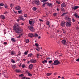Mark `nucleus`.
Returning a JSON list of instances; mask_svg holds the SVG:
<instances>
[{
    "label": "nucleus",
    "instance_id": "f257e3e1",
    "mask_svg": "<svg viewBox=\"0 0 79 79\" xmlns=\"http://www.w3.org/2000/svg\"><path fill=\"white\" fill-rule=\"evenodd\" d=\"M21 25L19 24L16 23L13 26V30L14 31L15 33H21L22 32V30L21 29V27L19 26Z\"/></svg>",
    "mask_w": 79,
    "mask_h": 79
},
{
    "label": "nucleus",
    "instance_id": "f03ea898",
    "mask_svg": "<svg viewBox=\"0 0 79 79\" xmlns=\"http://www.w3.org/2000/svg\"><path fill=\"white\" fill-rule=\"evenodd\" d=\"M35 23V21H34V20L29 21V23L31 25V26H28V27L31 32H34V31H35V29L33 27V26H34V24Z\"/></svg>",
    "mask_w": 79,
    "mask_h": 79
},
{
    "label": "nucleus",
    "instance_id": "7ed1b4c3",
    "mask_svg": "<svg viewBox=\"0 0 79 79\" xmlns=\"http://www.w3.org/2000/svg\"><path fill=\"white\" fill-rule=\"evenodd\" d=\"M60 64V62L58 60H56L54 61V63L52 65L54 64V65H57L58 64Z\"/></svg>",
    "mask_w": 79,
    "mask_h": 79
},
{
    "label": "nucleus",
    "instance_id": "20e7f679",
    "mask_svg": "<svg viewBox=\"0 0 79 79\" xmlns=\"http://www.w3.org/2000/svg\"><path fill=\"white\" fill-rule=\"evenodd\" d=\"M65 18L66 20V21H69V22H71V18L68 16V15H66L65 16Z\"/></svg>",
    "mask_w": 79,
    "mask_h": 79
},
{
    "label": "nucleus",
    "instance_id": "39448f33",
    "mask_svg": "<svg viewBox=\"0 0 79 79\" xmlns=\"http://www.w3.org/2000/svg\"><path fill=\"white\" fill-rule=\"evenodd\" d=\"M71 22H68L66 23V26L67 27H71Z\"/></svg>",
    "mask_w": 79,
    "mask_h": 79
},
{
    "label": "nucleus",
    "instance_id": "423d86ee",
    "mask_svg": "<svg viewBox=\"0 0 79 79\" xmlns=\"http://www.w3.org/2000/svg\"><path fill=\"white\" fill-rule=\"evenodd\" d=\"M15 10H21V7L19 6H16L15 7Z\"/></svg>",
    "mask_w": 79,
    "mask_h": 79
},
{
    "label": "nucleus",
    "instance_id": "0eeeda50",
    "mask_svg": "<svg viewBox=\"0 0 79 79\" xmlns=\"http://www.w3.org/2000/svg\"><path fill=\"white\" fill-rule=\"evenodd\" d=\"M79 8V6H74L72 7V10H77V9H78Z\"/></svg>",
    "mask_w": 79,
    "mask_h": 79
},
{
    "label": "nucleus",
    "instance_id": "6e6552de",
    "mask_svg": "<svg viewBox=\"0 0 79 79\" xmlns=\"http://www.w3.org/2000/svg\"><path fill=\"white\" fill-rule=\"evenodd\" d=\"M35 3L37 5H40V2L39 0H35Z\"/></svg>",
    "mask_w": 79,
    "mask_h": 79
},
{
    "label": "nucleus",
    "instance_id": "1a4fd4ad",
    "mask_svg": "<svg viewBox=\"0 0 79 79\" xmlns=\"http://www.w3.org/2000/svg\"><path fill=\"white\" fill-rule=\"evenodd\" d=\"M66 6V4L64 2H63L62 3L60 6L61 8H63V7H65Z\"/></svg>",
    "mask_w": 79,
    "mask_h": 79
},
{
    "label": "nucleus",
    "instance_id": "9d476101",
    "mask_svg": "<svg viewBox=\"0 0 79 79\" xmlns=\"http://www.w3.org/2000/svg\"><path fill=\"white\" fill-rule=\"evenodd\" d=\"M63 45H66V40H63L61 41Z\"/></svg>",
    "mask_w": 79,
    "mask_h": 79
},
{
    "label": "nucleus",
    "instance_id": "9b49d317",
    "mask_svg": "<svg viewBox=\"0 0 79 79\" xmlns=\"http://www.w3.org/2000/svg\"><path fill=\"white\" fill-rule=\"evenodd\" d=\"M19 18L20 19V20H23V21H24V20H25L23 18V17L22 15L19 16Z\"/></svg>",
    "mask_w": 79,
    "mask_h": 79
},
{
    "label": "nucleus",
    "instance_id": "f8f14e48",
    "mask_svg": "<svg viewBox=\"0 0 79 79\" xmlns=\"http://www.w3.org/2000/svg\"><path fill=\"white\" fill-rule=\"evenodd\" d=\"M28 37H30L32 38L34 37V35L32 33H29L28 34Z\"/></svg>",
    "mask_w": 79,
    "mask_h": 79
},
{
    "label": "nucleus",
    "instance_id": "ddd939ff",
    "mask_svg": "<svg viewBox=\"0 0 79 79\" xmlns=\"http://www.w3.org/2000/svg\"><path fill=\"white\" fill-rule=\"evenodd\" d=\"M34 65L32 64H30L29 65V69H32V68H33Z\"/></svg>",
    "mask_w": 79,
    "mask_h": 79
},
{
    "label": "nucleus",
    "instance_id": "4468645a",
    "mask_svg": "<svg viewBox=\"0 0 79 79\" xmlns=\"http://www.w3.org/2000/svg\"><path fill=\"white\" fill-rule=\"evenodd\" d=\"M65 25V22H64L62 21L61 23V26L63 27Z\"/></svg>",
    "mask_w": 79,
    "mask_h": 79
},
{
    "label": "nucleus",
    "instance_id": "2eb2a0df",
    "mask_svg": "<svg viewBox=\"0 0 79 79\" xmlns=\"http://www.w3.org/2000/svg\"><path fill=\"white\" fill-rule=\"evenodd\" d=\"M47 6H49V7H52V4L51 3H47Z\"/></svg>",
    "mask_w": 79,
    "mask_h": 79
},
{
    "label": "nucleus",
    "instance_id": "dca6fc26",
    "mask_svg": "<svg viewBox=\"0 0 79 79\" xmlns=\"http://www.w3.org/2000/svg\"><path fill=\"white\" fill-rule=\"evenodd\" d=\"M31 63H36L37 62V60L34 59H32L31 60Z\"/></svg>",
    "mask_w": 79,
    "mask_h": 79
},
{
    "label": "nucleus",
    "instance_id": "f3484780",
    "mask_svg": "<svg viewBox=\"0 0 79 79\" xmlns=\"http://www.w3.org/2000/svg\"><path fill=\"white\" fill-rule=\"evenodd\" d=\"M10 54H11V55H15V52L14 51H12L11 52Z\"/></svg>",
    "mask_w": 79,
    "mask_h": 79
},
{
    "label": "nucleus",
    "instance_id": "a211bd4d",
    "mask_svg": "<svg viewBox=\"0 0 79 79\" xmlns=\"http://www.w3.org/2000/svg\"><path fill=\"white\" fill-rule=\"evenodd\" d=\"M74 16H75L76 18H78V14L77 13L74 14L73 15Z\"/></svg>",
    "mask_w": 79,
    "mask_h": 79
},
{
    "label": "nucleus",
    "instance_id": "6ab92c4d",
    "mask_svg": "<svg viewBox=\"0 0 79 79\" xmlns=\"http://www.w3.org/2000/svg\"><path fill=\"white\" fill-rule=\"evenodd\" d=\"M11 41L12 42H16V40L13 38H11Z\"/></svg>",
    "mask_w": 79,
    "mask_h": 79
},
{
    "label": "nucleus",
    "instance_id": "aec40b11",
    "mask_svg": "<svg viewBox=\"0 0 79 79\" xmlns=\"http://www.w3.org/2000/svg\"><path fill=\"white\" fill-rule=\"evenodd\" d=\"M51 74H52V73H48L46 74V76H50V75H51Z\"/></svg>",
    "mask_w": 79,
    "mask_h": 79
},
{
    "label": "nucleus",
    "instance_id": "412c9836",
    "mask_svg": "<svg viewBox=\"0 0 79 79\" xmlns=\"http://www.w3.org/2000/svg\"><path fill=\"white\" fill-rule=\"evenodd\" d=\"M15 71L16 73H21V71L19 69H16Z\"/></svg>",
    "mask_w": 79,
    "mask_h": 79
},
{
    "label": "nucleus",
    "instance_id": "4be33fe9",
    "mask_svg": "<svg viewBox=\"0 0 79 79\" xmlns=\"http://www.w3.org/2000/svg\"><path fill=\"white\" fill-rule=\"evenodd\" d=\"M14 5H15V4L14 3H11L10 5V6L11 8H13L14 6Z\"/></svg>",
    "mask_w": 79,
    "mask_h": 79
},
{
    "label": "nucleus",
    "instance_id": "5701e85b",
    "mask_svg": "<svg viewBox=\"0 0 79 79\" xmlns=\"http://www.w3.org/2000/svg\"><path fill=\"white\" fill-rule=\"evenodd\" d=\"M36 49L37 51H39L40 50V47L37 46L36 48Z\"/></svg>",
    "mask_w": 79,
    "mask_h": 79
},
{
    "label": "nucleus",
    "instance_id": "b1692460",
    "mask_svg": "<svg viewBox=\"0 0 79 79\" xmlns=\"http://www.w3.org/2000/svg\"><path fill=\"white\" fill-rule=\"evenodd\" d=\"M33 54H32V53H31L30 54H29L28 55V57H31V56H32Z\"/></svg>",
    "mask_w": 79,
    "mask_h": 79
},
{
    "label": "nucleus",
    "instance_id": "393cba45",
    "mask_svg": "<svg viewBox=\"0 0 79 79\" xmlns=\"http://www.w3.org/2000/svg\"><path fill=\"white\" fill-rule=\"evenodd\" d=\"M56 3H57V4H59V5H60L61 4V2L60 1H56Z\"/></svg>",
    "mask_w": 79,
    "mask_h": 79
},
{
    "label": "nucleus",
    "instance_id": "a878e982",
    "mask_svg": "<svg viewBox=\"0 0 79 79\" xmlns=\"http://www.w3.org/2000/svg\"><path fill=\"white\" fill-rule=\"evenodd\" d=\"M4 6L5 8H7V9L8 8V6H7V5L6 4H5Z\"/></svg>",
    "mask_w": 79,
    "mask_h": 79
},
{
    "label": "nucleus",
    "instance_id": "bb28decb",
    "mask_svg": "<svg viewBox=\"0 0 79 79\" xmlns=\"http://www.w3.org/2000/svg\"><path fill=\"white\" fill-rule=\"evenodd\" d=\"M33 10V11H36L37 10V8L36 7H33L32 8Z\"/></svg>",
    "mask_w": 79,
    "mask_h": 79
},
{
    "label": "nucleus",
    "instance_id": "cd10ccee",
    "mask_svg": "<svg viewBox=\"0 0 79 79\" xmlns=\"http://www.w3.org/2000/svg\"><path fill=\"white\" fill-rule=\"evenodd\" d=\"M1 18L2 19H5V16L3 15H2L1 16Z\"/></svg>",
    "mask_w": 79,
    "mask_h": 79
},
{
    "label": "nucleus",
    "instance_id": "c85d7f7f",
    "mask_svg": "<svg viewBox=\"0 0 79 79\" xmlns=\"http://www.w3.org/2000/svg\"><path fill=\"white\" fill-rule=\"evenodd\" d=\"M25 40H26V42L27 44H28V43H29V40L28 39H26Z\"/></svg>",
    "mask_w": 79,
    "mask_h": 79
},
{
    "label": "nucleus",
    "instance_id": "c756f323",
    "mask_svg": "<svg viewBox=\"0 0 79 79\" xmlns=\"http://www.w3.org/2000/svg\"><path fill=\"white\" fill-rule=\"evenodd\" d=\"M18 11L19 13L20 14H21V13H22V12H23V11H22V10H18Z\"/></svg>",
    "mask_w": 79,
    "mask_h": 79
},
{
    "label": "nucleus",
    "instance_id": "7c9ffc66",
    "mask_svg": "<svg viewBox=\"0 0 79 79\" xmlns=\"http://www.w3.org/2000/svg\"><path fill=\"white\" fill-rule=\"evenodd\" d=\"M22 67L23 68H25V67H26V65H25V64H23L22 65Z\"/></svg>",
    "mask_w": 79,
    "mask_h": 79
},
{
    "label": "nucleus",
    "instance_id": "2f4dec72",
    "mask_svg": "<svg viewBox=\"0 0 79 79\" xmlns=\"http://www.w3.org/2000/svg\"><path fill=\"white\" fill-rule=\"evenodd\" d=\"M28 76H32V74H31V73H29L28 74Z\"/></svg>",
    "mask_w": 79,
    "mask_h": 79
},
{
    "label": "nucleus",
    "instance_id": "473e14b6",
    "mask_svg": "<svg viewBox=\"0 0 79 79\" xmlns=\"http://www.w3.org/2000/svg\"><path fill=\"white\" fill-rule=\"evenodd\" d=\"M4 5V4H3V3H1L0 4V6H3Z\"/></svg>",
    "mask_w": 79,
    "mask_h": 79
},
{
    "label": "nucleus",
    "instance_id": "72a5a7b5",
    "mask_svg": "<svg viewBox=\"0 0 79 79\" xmlns=\"http://www.w3.org/2000/svg\"><path fill=\"white\" fill-rule=\"evenodd\" d=\"M34 36H35V37H38V35L37 34H35L34 35Z\"/></svg>",
    "mask_w": 79,
    "mask_h": 79
},
{
    "label": "nucleus",
    "instance_id": "f704fd0d",
    "mask_svg": "<svg viewBox=\"0 0 79 79\" xmlns=\"http://www.w3.org/2000/svg\"><path fill=\"white\" fill-rule=\"evenodd\" d=\"M61 11H65V10H64V8H61Z\"/></svg>",
    "mask_w": 79,
    "mask_h": 79
},
{
    "label": "nucleus",
    "instance_id": "c9c22d12",
    "mask_svg": "<svg viewBox=\"0 0 79 79\" xmlns=\"http://www.w3.org/2000/svg\"><path fill=\"white\" fill-rule=\"evenodd\" d=\"M27 53H28V51L25 52H24V55H27Z\"/></svg>",
    "mask_w": 79,
    "mask_h": 79
},
{
    "label": "nucleus",
    "instance_id": "e433bc0d",
    "mask_svg": "<svg viewBox=\"0 0 79 79\" xmlns=\"http://www.w3.org/2000/svg\"><path fill=\"white\" fill-rule=\"evenodd\" d=\"M58 14V13H55L53 14V16H56V15H57V14Z\"/></svg>",
    "mask_w": 79,
    "mask_h": 79
},
{
    "label": "nucleus",
    "instance_id": "4c0bfd02",
    "mask_svg": "<svg viewBox=\"0 0 79 79\" xmlns=\"http://www.w3.org/2000/svg\"><path fill=\"white\" fill-rule=\"evenodd\" d=\"M23 16L24 17H25L26 18H27V14H24V15Z\"/></svg>",
    "mask_w": 79,
    "mask_h": 79
},
{
    "label": "nucleus",
    "instance_id": "58836bf2",
    "mask_svg": "<svg viewBox=\"0 0 79 79\" xmlns=\"http://www.w3.org/2000/svg\"><path fill=\"white\" fill-rule=\"evenodd\" d=\"M26 73H27V74H28V73H29V71L27 70L26 71Z\"/></svg>",
    "mask_w": 79,
    "mask_h": 79
},
{
    "label": "nucleus",
    "instance_id": "ea45409f",
    "mask_svg": "<svg viewBox=\"0 0 79 79\" xmlns=\"http://www.w3.org/2000/svg\"><path fill=\"white\" fill-rule=\"evenodd\" d=\"M52 60H49L48 61V63L50 64H52Z\"/></svg>",
    "mask_w": 79,
    "mask_h": 79
},
{
    "label": "nucleus",
    "instance_id": "a19ab883",
    "mask_svg": "<svg viewBox=\"0 0 79 79\" xmlns=\"http://www.w3.org/2000/svg\"><path fill=\"white\" fill-rule=\"evenodd\" d=\"M11 62H12V63H15V60H13V59H12Z\"/></svg>",
    "mask_w": 79,
    "mask_h": 79
},
{
    "label": "nucleus",
    "instance_id": "79ce46f5",
    "mask_svg": "<svg viewBox=\"0 0 79 79\" xmlns=\"http://www.w3.org/2000/svg\"><path fill=\"white\" fill-rule=\"evenodd\" d=\"M19 77H23L24 76V74H21L19 75Z\"/></svg>",
    "mask_w": 79,
    "mask_h": 79
},
{
    "label": "nucleus",
    "instance_id": "37998d69",
    "mask_svg": "<svg viewBox=\"0 0 79 79\" xmlns=\"http://www.w3.org/2000/svg\"><path fill=\"white\" fill-rule=\"evenodd\" d=\"M46 24H47V25H49L50 22H47L46 23Z\"/></svg>",
    "mask_w": 79,
    "mask_h": 79
},
{
    "label": "nucleus",
    "instance_id": "c03bdc74",
    "mask_svg": "<svg viewBox=\"0 0 79 79\" xmlns=\"http://www.w3.org/2000/svg\"><path fill=\"white\" fill-rule=\"evenodd\" d=\"M3 74H4V76H5V74H6V72L5 71H4L3 72Z\"/></svg>",
    "mask_w": 79,
    "mask_h": 79
},
{
    "label": "nucleus",
    "instance_id": "a18cd8bd",
    "mask_svg": "<svg viewBox=\"0 0 79 79\" xmlns=\"http://www.w3.org/2000/svg\"><path fill=\"white\" fill-rule=\"evenodd\" d=\"M35 46H37V47H38V46H39V44L37 43H35Z\"/></svg>",
    "mask_w": 79,
    "mask_h": 79
},
{
    "label": "nucleus",
    "instance_id": "49530a36",
    "mask_svg": "<svg viewBox=\"0 0 79 79\" xmlns=\"http://www.w3.org/2000/svg\"><path fill=\"white\" fill-rule=\"evenodd\" d=\"M66 13H63V14H62L61 15V16H64V15H66Z\"/></svg>",
    "mask_w": 79,
    "mask_h": 79
},
{
    "label": "nucleus",
    "instance_id": "de8ad7c7",
    "mask_svg": "<svg viewBox=\"0 0 79 79\" xmlns=\"http://www.w3.org/2000/svg\"><path fill=\"white\" fill-rule=\"evenodd\" d=\"M46 4H47V3H44V4L42 6L44 7H45V5H46Z\"/></svg>",
    "mask_w": 79,
    "mask_h": 79
},
{
    "label": "nucleus",
    "instance_id": "09e8293b",
    "mask_svg": "<svg viewBox=\"0 0 79 79\" xmlns=\"http://www.w3.org/2000/svg\"><path fill=\"white\" fill-rule=\"evenodd\" d=\"M8 43L7 42H4V45H7Z\"/></svg>",
    "mask_w": 79,
    "mask_h": 79
},
{
    "label": "nucleus",
    "instance_id": "8fccbe9b",
    "mask_svg": "<svg viewBox=\"0 0 79 79\" xmlns=\"http://www.w3.org/2000/svg\"><path fill=\"white\" fill-rule=\"evenodd\" d=\"M72 21H73V22H76V20L74 19H72Z\"/></svg>",
    "mask_w": 79,
    "mask_h": 79
},
{
    "label": "nucleus",
    "instance_id": "3c124183",
    "mask_svg": "<svg viewBox=\"0 0 79 79\" xmlns=\"http://www.w3.org/2000/svg\"><path fill=\"white\" fill-rule=\"evenodd\" d=\"M17 37V38H21V35H19V36H18Z\"/></svg>",
    "mask_w": 79,
    "mask_h": 79
},
{
    "label": "nucleus",
    "instance_id": "603ef678",
    "mask_svg": "<svg viewBox=\"0 0 79 79\" xmlns=\"http://www.w3.org/2000/svg\"><path fill=\"white\" fill-rule=\"evenodd\" d=\"M53 37H54V36H53V35H52L51 36V39H53Z\"/></svg>",
    "mask_w": 79,
    "mask_h": 79
},
{
    "label": "nucleus",
    "instance_id": "864d4df0",
    "mask_svg": "<svg viewBox=\"0 0 79 79\" xmlns=\"http://www.w3.org/2000/svg\"><path fill=\"white\" fill-rule=\"evenodd\" d=\"M17 22H19V21H20V19H17Z\"/></svg>",
    "mask_w": 79,
    "mask_h": 79
},
{
    "label": "nucleus",
    "instance_id": "5fc2aeb1",
    "mask_svg": "<svg viewBox=\"0 0 79 79\" xmlns=\"http://www.w3.org/2000/svg\"><path fill=\"white\" fill-rule=\"evenodd\" d=\"M43 2H47V1H48V0H43Z\"/></svg>",
    "mask_w": 79,
    "mask_h": 79
},
{
    "label": "nucleus",
    "instance_id": "6e6d98bb",
    "mask_svg": "<svg viewBox=\"0 0 79 79\" xmlns=\"http://www.w3.org/2000/svg\"><path fill=\"white\" fill-rule=\"evenodd\" d=\"M44 62H45V63H47V60H44Z\"/></svg>",
    "mask_w": 79,
    "mask_h": 79
},
{
    "label": "nucleus",
    "instance_id": "4d7b16f0",
    "mask_svg": "<svg viewBox=\"0 0 79 79\" xmlns=\"http://www.w3.org/2000/svg\"><path fill=\"white\" fill-rule=\"evenodd\" d=\"M76 61H79V59L78 58L76 60Z\"/></svg>",
    "mask_w": 79,
    "mask_h": 79
},
{
    "label": "nucleus",
    "instance_id": "13d9d810",
    "mask_svg": "<svg viewBox=\"0 0 79 79\" xmlns=\"http://www.w3.org/2000/svg\"><path fill=\"white\" fill-rule=\"evenodd\" d=\"M26 78V77H23L22 78V79H25Z\"/></svg>",
    "mask_w": 79,
    "mask_h": 79
},
{
    "label": "nucleus",
    "instance_id": "bf43d9fd",
    "mask_svg": "<svg viewBox=\"0 0 79 79\" xmlns=\"http://www.w3.org/2000/svg\"><path fill=\"white\" fill-rule=\"evenodd\" d=\"M39 21H43V20L41 19H39Z\"/></svg>",
    "mask_w": 79,
    "mask_h": 79
},
{
    "label": "nucleus",
    "instance_id": "052dcab7",
    "mask_svg": "<svg viewBox=\"0 0 79 79\" xmlns=\"http://www.w3.org/2000/svg\"><path fill=\"white\" fill-rule=\"evenodd\" d=\"M42 63H43V64H45V61H42Z\"/></svg>",
    "mask_w": 79,
    "mask_h": 79
},
{
    "label": "nucleus",
    "instance_id": "680f3d73",
    "mask_svg": "<svg viewBox=\"0 0 79 79\" xmlns=\"http://www.w3.org/2000/svg\"><path fill=\"white\" fill-rule=\"evenodd\" d=\"M50 57H48L47 58V60H50Z\"/></svg>",
    "mask_w": 79,
    "mask_h": 79
},
{
    "label": "nucleus",
    "instance_id": "e2e57ef3",
    "mask_svg": "<svg viewBox=\"0 0 79 79\" xmlns=\"http://www.w3.org/2000/svg\"><path fill=\"white\" fill-rule=\"evenodd\" d=\"M76 29L77 30H78V29H79V28H78V27H77Z\"/></svg>",
    "mask_w": 79,
    "mask_h": 79
},
{
    "label": "nucleus",
    "instance_id": "0e129e2a",
    "mask_svg": "<svg viewBox=\"0 0 79 79\" xmlns=\"http://www.w3.org/2000/svg\"><path fill=\"white\" fill-rule=\"evenodd\" d=\"M58 78H61V77H60V76H58Z\"/></svg>",
    "mask_w": 79,
    "mask_h": 79
},
{
    "label": "nucleus",
    "instance_id": "69168bd1",
    "mask_svg": "<svg viewBox=\"0 0 79 79\" xmlns=\"http://www.w3.org/2000/svg\"><path fill=\"white\" fill-rule=\"evenodd\" d=\"M57 10L58 11H59V8H57Z\"/></svg>",
    "mask_w": 79,
    "mask_h": 79
},
{
    "label": "nucleus",
    "instance_id": "338daca9",
    "mask_svg": "<svg viewBox=\"0 0 79 79\" xmlns=\"http://www.w3.org/2000/svg\"><path fill=\"white\" fill-rule=\"evenodd\" d=\"M21 25L22 26H23L24 25V23H22Z\"/></svg>",
    "mask_w": 79,
    "mask_h": 79
},
{
    "label": "nucleus",
    "instance_id": "774afa93",
    "mask_svg": "<svg viewBox=\"0 0 79 79\" xmlns=\"http://www.w3.org/2000/svg\"><path fill=\"white\" fill-rule=\"evenodd\" d=\"M27 64H29V61H27Z\"/></svg>",
    "mask_w": 79,
    "mask_h": 79
}]
</instances>
